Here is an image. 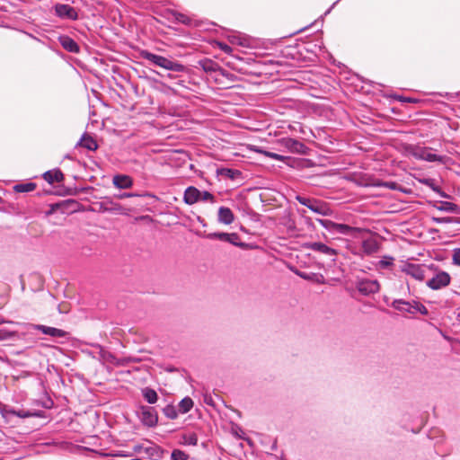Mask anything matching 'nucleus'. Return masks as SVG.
<instances>
[{"instance_id": "nucleus-49", "label": "nucleus", "mask_w": 460, "mask_h": 460, "mask_svg": "<svg viewBox=\"0 0 460 460\" xmlns=\"http://www.w3.org/2000/svg\"><path fill=\"white\" fill-rule=\"evenodd\" d=\"M404 102H414L415 101L411 99V98H405L403 99Z\"/></svg>"}, {"instance_id": "nucleus-5", "label": "nucleus", "mask_w": 460, "mask_h": 460, "mask_svg": "<svg viewBox=\"0 0 460 460\" xmlns=\"http://www.w3.org/2000/svg\"><path fill=\"white\" fill-rule=\"evenodd\" d=\"M416 159L424 160L427 162H440L443 163L445 156L438 155L432 153L430 147L414 146L411 152Z\"/></svg>"}, {"instance_id": "nucleus-1", "label": "nucleus", "mask_w": 460, "mask_h": 460, "mask_svg": "<svg viewBox=\"0 0 460 460\" xmlns=\"http://www.w3.org/2000/svg\"><path fill=\"white\" fill-rule=\"evenodd\" d=\"M139 56L151 64L169 71L182 73L186 70L184 65L165 57L154 54L148 50H141Z\"/></svg>"}, {"instance_id": "nucleus-28", "label": "nucleus", "mask_w": 460, "mask_h": 460, "mask_svg": "<svg viewBox=\"0 0 460 460\" xmlns=\"http://www.w3.org/2000/svg\"><path fill=\"white\" fill-rule=\"evenodd\" d=\"M163 412L168 419L175 420L178 417L179 411L175 406L168 404L163 409Z\"/></svg>"}, {"instance_id": "nucleus-4", "label": "nucleus", "mask_w": 460, "mask_h": 460, "mask_svg": "<svg viewBox=\"0 0 460 460\" xmlns=\"http://www.w3.org/2000/svg\"><path fill=\"white\" fill-rule=\"evenodd\" d=\"M139 420L146 427H155L158 423V415L155 409L150 406H141L139 409Z\"/></svg>"}, {"instance_id": "nucleus-26", "label": "nucleus", "mask_w": 460, "mask_h": 460, "mask_svg": "<svg viewBox=\"0 0 460 460\" xmlns=\"http://www.w3.org/2000/svg\"><path fill=\"white\" fill-rule=\"evenodd\" d=\"M437 208L440 211L455 213L457 212L458 207L456 204L447 201H441L439 206H437Z\"/></svg>"}, {"instance_id": "nucleus-16", "label": "nucleus", "mask_w": 460, "mask_h": 460, "mask_svg": "<svg viewBox=\"0 0 460 460\" xmlns=\"http://www.w3.org/2000/svg\"><path fill=\"white\" fill-rule=\"evenodd\" d=\"M310 210L321 216H331L332 214V209L330 206L326 202L319 199L314 200Z\"/></svg>"}, {"instance_id": "nucleus-13", "label": "nucleus", "mask_w": 460, "mask_h": 460, "mask_svg": "<svg viewBox=\"0 0 460 460\" xmlns=\"http://www.w3.org/2000/svg\"><path fill=\"white\" fill-rule=\"evenodd\" d=\"M415 300L412 301H405L402 299H395L392 303V306L402 313H407L411 314H414L415 308Z\"/></svg>"}, {"instance_id": "nucleus-7", "label": "nucleus", "mask_w": 460, "mask_h": 460, "mask_svg": "<svg viewBox=\"0 0 460 460\" xmlns=\"http://www.w3.org/2000/svg\"><path fill=\"white\" fill-rule=\"evenodd\" d=\"M401 271L412 277L417 280H423L425 278V267L420 264L403 262L401 266Z\"/></svg>"}, {"instance_id": "nucleus-48", "label": "nucleus", "mask_w": 460, "mask_h": 460, "mask_svg": "<svg viewBox=\"0 0 460 460\" xmlns=\"http://www.w3.org/2000/svg\"><path fill=\"white\" fill-rule=\"evenodd\" d=\"M316 281L319 283H323V276H322V275L318 276Z\"/></svg>"}, {"instance_id": "nucleus-9", "label": "nucleus", "mask_w": 460, "mask_h": 460, "mask_svg": "<svg viewBox=\"0 0 460 460\" xmlns=\"http://www.w3.org/2000/svg\"><path fill=\"white\" fill-rule=\"evenodd\" d=\"M206 237L210 240L218 239L220 241L227 242L238 247L245 246L243 243L238 242L240 238L236 233H209Z\"/></svg>"}, {"instance_id": "nucleus-27", "label": "nucleus", "mask_w": 460, "mask_h": 460, "mask_svg": "<svg viewBox=\"0 0 460 460\" xmlns=\"http://www.w3.org/2000/svg\"><path fill=\"white\" fill-rule=\"evenodd\" d=\"M36 188V184L33 182H27V183H20L16 184L13 187L14 191L16 192H30L34 190Z\"/></svg>"}, {"instance_id": "nucleus-53", "label": "nucleus", "mask_w": 460, "mask_h": 460, "mask_svg": "<svg viewBox=\"0 0 460 460\" xmlns=\"http://www.w3.org/2000/svg\"><path fill=\"white\" fill-rule=\"evenodd\" d=\"M122 456H128V454H124V455H121Z\"/></svg>"}, {"instance_id": "nucleus-39", "label": "nucleus", "mask_w": 460, "mask_h": 460, "mask_svg": "<svg viewBox=\"0 0 460 460\" xmlns=\"http://www.w3.org/2000/svg\"><path fill=\"white\" fill-rule=\"evenodd\" d=\"M394 258L390 256L384 257L380 261L379 265L381 268L385 269L393 265Z\"/></svg>"}, {"instance_id": "nucleus-45", "label": "nucleus", "mask_w": 460, "mask_h": 460, "mask_svg": "<svg viewBox=\"0 0 460 460\" xmlns=\"http://www.w3.org/2000/svg\"><path fill=\"white\" fill-rule=\"evenodd\" d=\"M137 196L134 193H122L118 196L119 199H126V198H131Z\"/></svg>"}, {"instance_id": "nucleus-2", "label": "nucleus", "mask_w": 460, "mask_h": 460, "mask_svg": "<svg viewBox=\"0 0 460 460\" xmlns=\"http://www.w3.org/2000/svg\"><path fill=\"white\" fill-rule=\"evenodd\" d=\"M316 221L331 234L352 235L355 233L361 231L359 228L353 227L346 224H338L328 219L318 218Z\"/></svg>"}, {"instance_id": "nucleus-37", "label": "nucleus", "mask_w": 460, "mask_h": 460, "mask_svg": "<svg viewBox=\"0 0 460 460\" xmlns=\"http://www.w3.org/2000/svg\"><path fill=\"white\" fill-rule=\"evenodd\" d=\"M415 308H414V314L416 313H420L422 315H427L429 314L428 312V309L426 308V306L424 305H422L421 303L418 302V301H415Z\"/></svg>"}, {"instance_id": "nucleus-30", "label": "nucleus", "mask_w": 460, "mask_h": 460, "mask_svg": "<svg viewBox=\"0 0 460 460\" xmlns=\"http://www.w3.org/2000/svg\"><path fill=\"white\" fill-rule=\"evenodd\" d=\"M17 335V332L9 331L7 329H0V341H8L14 338Z\"/></svg>"}, {"instance_id": "nucleus-52", "label": "nucleus", "mask_w": 460, "mask_h": 460, "mask_svg": "<svg viewBox=\"0 0 460 460\" xmlns=\"http://www.w3.org/2000/svg\"><path fill=\"white\" fill-rule=\"evenodd\" d=\"M0 360H1V361H4V358H3V357H1V356H0Z\"/></svg>"}, {"instance_id": "nucleus-29", "label": "nucleus", "mask_w": 460, "mask_h": 460, "mask_svg": "<svg viewBox=\"0 0 460 460\" xmlns=\"http://www.w3.org/2000/svg\"><path fill=\"white\" fill-rule=\"evenodd\" d=\"M182 440L185 445L196 446L198 444V436L195 433L184 434Z\"/></svg>"}, {"instance_id": "nucleus-34", "label": "nucleus", "mask_w": 460, "mask_h": 460, "mask_svg": "<svg viewBox=\"0 0 460 460\" xmlns=\"http://www.w3.org/2000/svg\"><path fill=\"white\" fill-rule=\"evenodd\" d=\"M296 199L301 204V205H304L305 207H307L309 209H310V207L312 206L314 200L315 199H311V198H306V197H304V196H300V195H297L296 197Z\"/></svg>"}, {"instance_id": "nucleus-17", "label": "nucleus", "mask_w": 460, "mask_h": 460, "mask_svg": "<svg viewBox=\"0 0 460 460\" xmlns=\"http://www.w3.org/2000/svg\"><path fill=\"white\" fill-rule=\"evenodd\" d=\"M58 41L63 49L68 52L78 53L80 50L78 44L67 35L59 36Z\"/></svg>"}, {"instance_id": "nucleus-25", "label": "nucleus", "mask_w": 460, "mask_h": 460, "mask_svg": "<svg viewBox=\"0 0 460 460\" xmlns=\"http://www.w3.org/2000/svg\"><path fill=\"white\" fill-rule=\"evenodd\" d=\"M179 412L184 414V413H187L189 412L191 408L193 407V401L191 398L190 397H185L183 398L180 402H179Z\"/></svg>"}, {"instance_id": "nucleus-44", "label": "nucleus", "mask_w": 460, "mask_h": 460, "mask_svg": "<svg viewBox=\"0 0 460 460\" xmlns=\"http://www.w3.org/2000/svg\"><path fill=\"white\" fill-rule=\"evenodd\" d=\"M432 220L438 224H442V223H452L453 222V218L452 217H433Z\"/></svg>"}, {"instance_id": "nucleus-51", "label": "nucleus", "mask_w": 460, "mask_h": 460, "mask_svg": "<svg viewBox=\"0 0 460 460\" xmlns=\"http://www.w3.org/2000/svg\"><path fill=\"white\" fill-rule=\"evenodd\" d=\"M6 323V321H4V320L0 316V323Z\"/></svg>"}, {"instance_id": "nucleus-38", "label": "nucleus", "mask_w": 460, "mask_h": 460, "mask_svg": "<svg viewBox=\"0 0 460 460\" xmlns=\"http://www.w3.org/2000/svg\"><path fill=\"white\" fill-rule=\"evenodd\" d=\"M263 154L273 160L283 162L285 161L286 157L284 155H279L277 153H272L269 151L263 152Z\"/></svg>"}, {"instance_id": "nucleus-43", "label": "nucleus", "mask_w": 460, "mask_h": 460, "mask_svg": "<svg viewBox=\"0 0 460 460\" xmlns=\"http://www.w3.org/2000/svg\"><path fill=\"white\" fill-rule=\"evenodd\" d=\"M452 260L454 264L460 266V248L454 251Z\"/></svg>"}, {"instance_id": "nucleus-12", "label": "nucleus", "mask_w": 460, "mask_h": 460, "mask_svg": "<svg viewBox=\"0 0 460 460\" xmlns=\"http://www.w3.org/2000/svg\"><path fill=\"white\" fill-rule=\"evenodd\" d=\"M30 327L31 329L40 331L42 333L55 338H64L68 334L66 332L61 329L42 324H31Z\"/></svg>"}, {"instance_id": "nucleus-47", "label": "nucleus", "mask_w": 460, "mask_h": 460, "mask_svg": "<svg viewBox=\"0 0 460 460\" xmlns=\"http://www.w3.org/2000/svg\"><path fill=\"white\" fill-rule=\"evenodd\" d=\"M298 275L301 278L305 279H312L307 273H305V272L299 273Z\"/></svg>"}, {"instance_id": "nucleus-35", "label": "nucleus", "mask_w": 460, "mask_h": 460, "mask_svg": "<svg viewBox=\"0 0 460 460\" xmlns=\"http://www.w3.org/2000/svg\"><path fill=\"white\" fill-rule=\"evenodd\" d=\"M5 413H6V415H13V416H17L19 418H27L31 415L28 411H15L13 409L7 410L5 411Z\"/></svg>"}, {"instance_id": "nucleus-21", "label": "nucleus", "mask_w": 460, "mask_h": 460, "mask_svg": "<svg viewBox=\"0 0 460 460\" xmlns=\"http://www.w3.org/2000/svg\"><path fill=\"white\" fill-rule=\"evenodd\" d=\"M43 179L50 184L61 182L64 179V174L59 170L48 171L43 173Z\"/></svg>"}, {"instance_id": "nucleus-3", "label": "nucleus", "mask_w": 460, "mask_h": 460, "mask_svg": "<svg viewBox=\"0 0 460 460\" xmlns=\"http://www.w3.org/2000/svg\"><path fill=\"white\" fill-rule=\"evenodd\" d=\"M54 13L61 20L76 21L78 11L70 4L58 3L54 5Z\"/></svg>"}, {"instance_id": "nucleus-50", "label": "nucleus", "mask_w": 460, "mask_h": 460, "mask_svg": "<svg viewBox=\"0 0 460 460\" xmlns=\"http://www.w3.org/2000/svg\"><path fill=\"white\" fill-rule=\"evenodd\" d=\"M232 42H234V43H235V42H236V43H238L239 45H242V46H243V45H244L242 41H237V40H235V39H234V40H232Z\"/></svg>"}, {"instance_id": "nucleus-15", "label": "nucleus", "mask_w": 460, "mask_h": 460, "mask_svg": "<svg viewBox=\"0 0 460 460\" xmlns=\"http://www.w3.org/2000/svg\"><path fill=\"white\" fill-rule=\"evenodd\" d=\"M199 66L202 67V69L207 73H219L220 75L226 76L227 75V73L226 70L221 68L219 65L210 59H204L200 60L199 62Z\"/></svg>"}, {"instance_id": "nucleus-10", "label": "nucleus", "mask_w": 460, "mask_h": 460, "mask_svg": "<svg viewBox=\"0 0 460 460\" xmlns=\"http://www.w3.org/2000/svg\"><path fill=\"white\" fill-rule=\"evenodd\" d=\"M450 279V275L447 272L440 271L427 282V286L433 290H438L448 286Z\"/></svg>"}, {"instance_id": "nucleus-22", "label": "nucleus", "mask_w": 460, "mask_h": 460, "mask_svg": "<svg viewBox=\"0 0 460 460\" xmlns=\"http://www.w3.org/2000/svg\"><path fill=\"white\" fill-rule=\"evenodd\" d=\"M144 454H146L150 459L159 460L162 457L163 451L157 445L151 444L150 446L144 447Z\"/></svg>"}, {"instance_id": "nucleus-20", "label": "nucleus", "mask_w": 460, "mask_h": 460, "mask_svg": "<svg viewBox=\"0 0 460 460\" xmlns=\"http://www.w3.org/2000/svg\"><path fill=\"white\" fill-rule=\"evenodd\" d=\"M112 182L114 186L119 189H128L133 185L131 177L124 174L115 175L112 179Z\"/></svg>"}, {"instance_id": "nucleus-46", "label": "nucleus", "mask_w": 460, "mask_h": 460, "mask_svg": "<svg viewBox=\"0 0 460 460\" xmlns=\"http://www.w3.org/2000/svg\"><path fill=\"white\" fill-rule=\"evenodd\" d=\"M144 447L143 446L137 445L134 447V451L137 453H144Z\"/></svg>"}, {"instance_id": "nucleus-8", "label": "nucleus", "mask_w": 460, "mask_h": 460, "mask_svg": "<svg viewBox=\"0 0 460 460\" xmlns=\"http://www.w3.org/2000/svg\"><path fill=\"white\" fill-rule=\"evenodd\" d=\"M280 145L291 153L304 155L306 153L307 147L300 141L291 138L283 137L279 140Z\"/></svg>"}, {"instance_id": "nucleus-11", "label": "nucleus", "mask_w": 460, "mask_h": 460, "mask_svg": "<svg viewBox=\"0 0 460 460\" xmlns=\"http://www.w3.org/2000/svg\"><path fill=\"white\" fill-rule=\"evenodd\" d=\"M357 288L359 293L365 296L377 293L380 288V285L376 279H362L358 285Z\"/></svg>"}, {"instance_id": "nucleus-6", "label": "nucleus", "mask_w": 460, "mask_h": 460, "mask_svg": "<svg viewBox=\"0 0 460 460\" xmlns=\"http://www.w3.org/2000/svg\"><path fill=\"white\" fill-rule=\"evenodd\" d=\"M304 248L325 255L332 261H335L337 251L321 242H309L304 244Z\"/></svg>"}, {"instance_id": "nucleus-24", "label": "nucleus", "mask_w": 460, "mask_h": 460, "mask_svg": "<svg viewBox=\"0 0 460 460\" xmlns=\"http://www.w3.org/2000/svg\"><path fill=\"white\" fill-rule=\"evenodd\" d=\"M142 394H143V397L145 398V400L150 404L155 403L158 400V395H157L156 392L152 388L146 387V388L143 389Z\"/></svg>"}, {"instance_id": "nucleus-33", "label": "nucleus", "mask_w": 460, "mask_h": 460, "mask_svg": "<svg viewBox=\"0 0 460 460\" xmlns=\"http://www.w3.org/2000/svg\"><path fill=\"white\" fill-rule=\"evenodd\" d=\"M173 16L177 22L182 24L190 25L191 23V19L183 13H174Z\"/></svg>"}, {"instance_id": "nucleus-42", "label": "nucleus", "mask_w": 460, "mask_h": 460, "mask_svg": "<svg viewBox=\"0 0 460 460\" xmlns=\"http://www.w3.org/2000/svg\"><path fill=\"white\" fill-rule=\"evenodd\" d=\"M217 46L218 48L225 53L226 54H231L232 51H233V49L227 45L226 43H224V42H217Z\"/></svg>"}, {"instance_id": "nucleus-19", "label": "nucleus", "mask_w": 460, "mask_h": 460, "mask_svg": "<svg viewBox=\"0 0 460 460\" xmlns=\"http://www.w3.org/2000/svg\"><path fill=\"white\" fill-rule=\"evenodd\" d=\"M379 250V243L375 238H367L362 242V252L365 255H371L377 252Z\"/></svg>"}, {"instance_id": "nucleus-31", "label": "nucleus", "mask_w": 460, "mask_h": 460, "mask_svg": "<svg viewBox=\"0 0 460 460\" xmlns=\"http://www.w3.org/2000/svg\"><path fill=\"white\" fill-rule=\"evenodd\" d=\"M189 456L184 451L180 449H174L171 455L172 460H187Z\"/></svg>"}, {"instance_id": "nucleus-32", "label": "nucleus", "mask_w": 460, "mask_h": 460, "mask_svg": "<svg viewBox=\"0 0 460 460\" xmlns=\"http://www.w3.org/2000/svg\"><path fill=\"white\" fill-rule=\"evenodd\" d=\"M221 174L230 178L232 180L235 179L237 175H240L241 172L238 170H233L229 168H224L221 170Z\"/></svg>"}, {"instance_id": "nucleus-18", "label": "nucleus", "mask_w": 460, "mask_h": 460, "mask_svg": "<svg viewBox=\"0 0 460 460\" xmlns=\"http://www.w3.org/2000/svg\"><path fill=\"white\" fill-rule=\"evenodd\" d=\"M217 220L224 225H230L234 220V216L232 210L226 207H220L217 213Z\"/></svg>"}, {"instance_id": "nucleus-36", "label": "nucleus", "mask_w": 460, "mask_h": 460, "mask_svg": "<svg viewBox=\"0 0 460 460\" xmlns=\"http://www.w3.org/2000/svg\"><path fill=\"white\" fill-rule=\"evenodd\" d=\"M426 184L428 186H429L434 191H436L437 193H438L441 197H444V198H447L448 195L446 194L445 192H443L441 190V189L439 187H438L437 185H435V183L433 182L432 180H427L426 181Z\"/></svg>"}, {"instance_id": "nucleus-23", "label": "nucleus", "mask_w": 460, "mask_h": 460, "mask_svg": "<svg viewBox=\"0 0 460 460\" xmlns=\"http://www.w3.org/2000/svg\"><path fill=\"white\" fill-rule=\"evenodd\" d=\"M78 145L90 151H94L98 147L96 141L92 137L86 134L83 135L80 141L78 142Z\"/></svg>"}, {"instance_id": "nucleus-41", "label": "nucleus", "mask_w": 460, "mask_h": 460, "mask_svg": "<svg viewBox=\"0 0 460 460\" xmlns=\"http://www.w3.org/2000/svg\"><path fill=\"white\" fill-rule=\"evenodd\" d=\"M200 200L214 202L215 201V197L210 192L205 190V191H201Z\"/></svg>"}, {"instance_id": "nucleus-40", "label": "nucleus", "mask_w": 460, "mask_h": 460, "mask_svg": "<svg viewBox=\"0 0 460 460\" xmlns=\"http://www.w3.org/2000/svg\"><path fill=\"white\" fill-rule=\"evenodd\" d=\"M377 186L385 187L389 190H397L399 189V185L394 181H382L376 184Z\"/></svg>"}, {"instance_id": "nucleus-14", "label": "nucleus", "mask_w": 460, "mask_h": 460, "mask_svg": "<svg viewBox=\"0 0 460 460\" xmlns=\"http://www.w3.org/2000/svg\"><path fill=\"white\" fill-rule=\"evenodd\" d=\"M201 191L196 187H188L183 194V201L188 205H193L200 200Z\"/></svg>"}]
</instances>
